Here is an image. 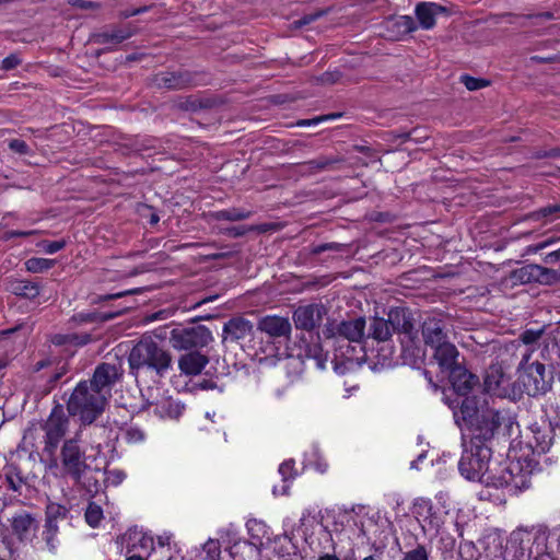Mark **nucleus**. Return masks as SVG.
<instances>
[{
	"mask_svg": "<svg viewBox=\"0 0 560 560\" xmlns=\"http://www.w3.org/2000/svg\"><path fill=\"white\" fill-rule=\"evenodd\" d=\"M109 477H114V481L119 483L125 478V474L120 470H112L109 471Z\"/></svg>",
	"mask_w": 560,
	"mask_h": 560,
	"instance_id": "63",
	"label": "nucleus"
},
{
	"mask_svg": "<svg viewBox=\"0 0 560 560\" xmlns=\"http://www.w3.org/2000/svg\"><path fill=\"white\" fill-rule=\"evenodd\" d=\"M460 82L466 86L469 91H477L482 88H486L489 85V81L485 79H478L470 77L468 74H464L460 77Z\"/></svg>",
	"mask_w": 560,
	"mask_h": 560,
	"instance_id": "42",
	"label": "nucleus"
},
{
	"mask_svg": "<svg viewBox=\"0 0 560 560\" xmlns=\"http://www.w3.org/2000/svg\"><path fill=\"white\" fill-rule=\"evenodd\" d=\"M324 14L323 11H317L315 13H312V14H306L304 15L303 18H301L300 20H296L294 22L295 26L296 27H302L304 25H307L314 21H316L318 18H320L322 15Z\"/></svg>",
	"mask_w": 560,
	"mask_h": 560,
	"instance_id": "49",
	"label": "nucleus"
},
{
	"mask_svg": "<svg viewBox=\"0 0 560 560\" xmlns=\"http://www.w3.org/2000/svg\"><path fill=\"white\" fill-rule=\"evenodd\" d=\"M122 438L129 444H137L144 441L145 433L138 425L130 424L122 430Z\"/></svg>",
	"mask_w": 560,
	"mask_h": 560,
	"instance_id": "40",
	"label": "nucleus"
},
{
	"mask_svg": "<svg viewBox=\"0 0 560 560\" xmlns=\"http://www.w3.org/2000/svg\"><path fill=\"white\" fill-rule=\"evenodd\" d=\"M208 362L207 355L198 351H191L179 358L178 368L186 375H198Z\"/></svg>",
	"mask_w": 560,
	"mask_h": 560,
	"instance_id": "26",
	"label": "nucleus"
},
{
	"mask_svg": "<svg viewBox=\"0 0 560 560\" xmlns=\"http://www.w3.org/2000/svg\"><path fill=\"white\" fill-rule=\"evenodd\" d=\"M5 479L8 481L9 488L13 491H19L23 483V478L16 468L9 470L5 474Z\"/></svg>",
	"mask_w": 560,
	"mask_h": 560,
	"instance_id": "44",
	"label": "nucleus"
},
{
	"mask_svg": "<svg viewBox=\"0 0 560 560\" xmlns=\"http://www.w3.org/2000/svg\"><path fill=\"white\" fill-rule=\"evenodd\" d=\"M257 329L271 338H281L290 336L292 326L285 317L266 315L258 320Z\"/></svg>",
	"mask_w": 560,
	"mask_h": 560,
	"instance_id": "20",
	"label": "nucleus"
},
{
	"mask_svg": "<svg viewBox=\"0 0 560 560\" xmlns=\"http://www.w3.org/2000/svg\"><path fill=\"white\" fill-rule=\"evenodd\" d=\"M337 247V244H334V243H330V244H322V245H318L315 249H314V253L316 254H320L325 250H329V249H334Z\"/></svg>",
	"mask_w": 560,
	"mask_h": 560,
	"instance_id": "61",
	"label": "nucleus"
},
{
	"mask_svg": "<svg viewBox=\"0 0 560 560\" xmlns=\"http://www.w3.org/2000/svg\"><path fill=\"white\" fill-rule=\"evenodd\" d=\"M508 384V377L500 364H491L486 371L485 387L488 392L497 393Z\"/></svg>",
	"mask_w": 560,
	"mask_h": 560,
	"instance_id": "29",
	"label": "nucleus"
},
{
	"mask_svg": "<svg viewBox=\"0 0 560 560\" xmlns=\"http://www.w3.org/2000/svg\"><path fill=\"white\" fill-rule=\"evenodd\" d=\"M416 131L417 130L415 129L410 132H390L389 135H387V152L397 149L401 143H405L406 141L413 140L412 136Z\"/></svg>",
	"mask_w": 560,
	"mask_h": 560,
	"instance_id": "41",
	"label": "nucleus"
},
{
	"mask_svg": "<svg viewBox=\"0 0 560 560\" xmlns=\"http://www.w3.org/2000/svg\"><path fill=\"white\" fill-rule=\"evenodd\" d=\"M390 27H396L397 32L394 35L387 36V39L397 40L400 36L411 33L416 30V23L412 18L401 15L390 19Z\"/></svg>",
	"mask_w": 560,
	"mask_h": 560,
	"instance_id": "33",
	"label": "nucleus"
},
{
	"mask_svg": "<svg viewBox=\"0 0 560 560\" xmlns=\"http://www.w3.org/2000/svg\"><path fill=\"white\" fill-rule=\"evenodd\" d=\"M248 229L241 228V226H234L226 230V234L233 237H240L243 236L246 232H248Z\"/></svg>",
	"mask_w": 560,
	"mask_h": 560,
	"instance_id": "56",
	"label": "nucleus"
},
{
	"mask_svg": "<svg viewBox=\"0 0 560 560\" xmlns=\"http://www.w3.org/2000/svg\"><path fill=\"white\" fill-rule=\"evenodd\" d=\"M542 261L546 265L559 264V269H560V247L558 249H555V250L550 252V253H547L544 256Z\"/></svg>",
	"mask_w": 560,
	"mask_h": 560,
	"instance_id": "53",
	"label": "nucleus"
},
{
	"mask_svg": "<svg viewBox=\"0 0 560 560\" xmlns=\"http://www.w3.org/2000/svg\"><path fill=\"white\" fill-rule=\"evenodd\" d=\"M69 419L65 413L63 407L57 405L52 408L43 429L45 431L44 451L49 455H54L60 441L68 431Z\"/></svg>",
	"mask_w": 560,
	"mask_h": 560,
	"instance_id": "10",
	"label": "nucleus"
},
{
	"mask_svg": "<svg viewBox=\"0 0 560 560\" xmlns=\"http://www.w3.org/2000/svg\"><path fill=\"white\" fill-rule=\"evenodd\" d=\"M67 242L65 240L59 241H43L39 246L46 254H55L65 248Z\"/></svg>",
	"mask_w": 560,
	"mask_h": 560,
	"instance_id": "43",
	"label": "nucleus"
},
{
	"mask_svg": "<svg viewBox=\"0 0 560 560\" xmlns=\"http://www.w3.org/2000/svg\"><path fill=\"white\" fill-rule=\"evenodd\" d=\"M537 282L540 284L551 285L560 282V269H551L538 266Z\"/></svg>",
	"mask_w": 560,
	"mask_h": 560,
	"instance_id": "39",
	"label": "nucleus"
},
{
	"mask_svg": "<svg viewBox=\"0 0 560 560\" xmlns=\"http://www.w3.org/2000/svg\"><path fill=\"white\" fill-rule=\"evenodd\" d=\"M454 390L462 396L468 397V393L478 383L477 376L468 372L462 364L446 373Z\"/></svg>",
	"mask_w": 560,
	"mask_h": 560,
	"instance_id": "22",
	"label": "nucleus"
},
{
	"mask_svg": "<svg viewBox=\"0 0 560 560\" xmlns=\"http://www.w3.org/2000/svg\"><path fill=\"white\" fill-rule=\"evenodd\" d=\"M296 357L302 362L312 361L318 370L326 369L328 353L324 351L319 336L301 337L296 343Z\"/></svg>",
	"mask_w": 560,
	"mask_h": 560,
	"instance_id": "13",
	"label": "nucleus"
},
{
	"mask_svg": "<svg viewBox=\"0 0 560 560\" xmlns=\"http://www.w3.org/2000/svg\"><path fill=\"white\" fill-rule=\"evenodd\" d=\"M433 349V359L436 361L441 372L446 374L459 365L457 361L459 352L452 342L447 341Z\"/></svg>",
	"mask_w": 560,
	"mask_h": 560,
	"instance_id": "23",
	"label": "nucleus"
},
{
	"mask_svg": "<svg viewBox=\"0 0 560 560\" xmlns=\"http://www.w3.org/2000/svg\"><path fill=\"white\" fill-rule=\"evenodd\" d=\"M533 433V442L530 446L537 453H546L549 451L553 441V429L550 423L544 421L541 424L535 423L530 427Z\"/></svg>",
	"mask_w": 560,
	"mask_h": 560,
	"instance_id": "25",
	"label": "nucleus"
},
{
	"mask_svg": "<svg viewBox=\"0 0 560 560\" xmlns=\"http://www.w3.org/2000/svg\"><path fill=\"white\" fill-rule=\"evenodd\" d=\"M108 399L89 384L80 382L67 401L70 416L79 417L83 424L93 423L105 410Z\"/></svg>",
	"mask_w": 560,
	"mask_h": 560,
	"instance_id": "5",
	"label": "nucleus"
},
{
	"mask_svg": "<svg viewBox=\"0 0 560 560\" xmlns=\"http://www.w3.org/2000/svg\"><path fill=\"white\" fill-rule=\"evenodd\" d=\"M422 338L425 346L432 349L447 342V334L445 332V323L438 317H428L421 326Z\"/></svg>",
	"mask_w": 560,
	"mask_h": 560,
	"instance_id": "19",
	"label": "nucleus"
},
{
	"mask_svg": "<svg viewBox=\"0 0 560 560\" xmlns=\"http://www.w3.org/2000/svg\"><path fill=\"white\" fill-rule=\"evenodd\" d=\"M464 446L458 470L466 479L479 481L487 487L506 488L510 492L527 488L523 476L514 475L512 466L491 462L493 448L481 444L472 445L468 441Z\"/></svg>",
	"mask_w": 560,
	"mask_h": 560,
	"instance_id": "2",
	"label": "nucleus"
},
{
	"mask_svg": "<svg viewBox=\"0 0 560 560\" xmlns=\"http://www.w3.org/2000/svg\"><path fill=\"white\" fill-rule=\"evenodd\" d=\"M275 228H276V224H273V223H264L260 225L250 226V228H248V230L249 231H258V232L264 233V232L270 231Z\"/></svg>",
	"mask_w": 560,
	"mask_h": 560,
	"instance_id": "59",
	"label": "nucleus"
},
{
	"mask_svg": "<svg viewBox=\"0 0 560 560\" xmlns=\"http://www.w3.org/2000/svg\"><path fill=\"white\" fill-rule=\"evenodd\" d=\"M538 266L539 265L536 264H529L511 271V282L513 284H527L537 282Z\"/></svg>",
	"mask_w": 560,
	"mask_h": 560,
	"instance_id": "30",
	"label": "nucleus"
},
{
	"mask_svg": "<svg viewBox=\"0 0 560 560\" xmlns=\"http://www.w3.org/2000/svg\"><path fill=\"white\" fill-rule=\"evenodd\" d=\"M68 3L72 7L80 8V9H98L100 4L92 1L86 0H69Z\"/></svg>",
	"mask_w": 560,
	"mask_h": 560,
	"instance_id": "54",
	"label": "nucleus"
},
{
	"mask_svg": "<svg viewBox=\"0 0 560 560\" xmlns=\"http://www.w3.org/2000/svg\"><path fill=\"white\" fill-rule=\"evenodd\" d=\"M537 159L542 158H560V148L551 149L549 151H540L535 154Z\"/></svg>",
	"mask_w": 560,
	"mask_h": 560,
	"instance_id": "55",
	"label": "nucleus"
},
{
	"mask_svg": "<svg viewBox=\"0 0 560 560\" xmlns=\"http://www.w3.org/2000/svg\"><path fill=\"white\" fill-rule=\"evenodd\" d=\"M128 363L135 376H138L140 371H151L162 377L171 368L172 357L151 336H143L131 349Z\"/></svg>",
	"mask_w": 560,
	"mask_h": 560,
	"instance_id": "4",
	"label": "nucleus"
},
{
	"mask_svg": "<svg viewBox=\"0 0 560 560\" xmlns=\"http://www.w3.org/2000/svg\"><path fill=\"white\" fill-rule=\"evenodd\" d=\"M198 84V74L187 70L163 71L152 78V85L158 89L183 90Z\"/></svg>",
	"mask_w": 560,
	"mask_h": 560,
	"instance_id": "12",
	"label": "nucleus"
},
{
	"mask_svg": "<svg viewBox=\"0 0 560 560\" xmlns=\"http://www.w3.org/2000/svg\"><path fill=\"white\" fill-rule=\"evenodd\" d=\"M55 266V260L42 258V257H32L25 261V269L32 273H39L49 270Z\"/></svg>",
	"mask_w": 560,
	"mask_h": 560,
	"instance_id": "38",
	"label": "nucleus"
},
{
	"mask_svg": "<svg viewBox=\"0 0 560 560\" xmlns=\"http://www.w3.org/2000/svg\"><path fill=\"white\" fill-rule=\"evenodd\" d=\"M415 12L420 26L430 30L435 25V16L445 12V8L434 2H420L417 4Z\"/></svg>",
	"mask_w": 560,
	"mask_h": 560,
	"instance_id": "27",
	"label": "nucleus"
},
{
	"mask_svg": "<svg viewBox=\"0 0 560 560\" xmlns=\"http://www.w3.org/2000/svg\"><path fill=\"white\" fill-rule=\"evenodd\" d=\"M317 80L322 83H334L336 81L334 74L330 72H325L319 78H317Z\"/></svg>",
	"mask_w": 560,
	"mask_h": 560,
	"instance_id": "60",
	"label": "nucleus"
},
{
	"mask_svg": "<svg viewBox=\"0 0 560 560\" xmlns=\"http://www.w3.org/2000/svg\"><path fill=\"white\" fill-rule=\"evenodd\" d=\"M385 320L374 319L363 340L364 361L373 372H382L385 366Z\"/></svg>",
	"mask_w": 560,
	"mask_h": 560,
	"instance_id": "8",
	"label": "nucleus"
},
{
	"mask_svg": "<svg viewBox=\"0 0 560 560\" xmlns=\"http://www.w3.org/2000/svg\"><path fill=\"white\" fill-rule=\"evenodd\" d=\"M138 292V289H133V290H127V291H122V292H118V293H115V294H106L102 298V300H113V299H119V298H122L127 294H133V293H137Z\"/></svg>",
	"mask_w": 560,
	"mask_h": 560,
	"instance_id": "58",
	"label": "nucleus"
},
{
	"mask_svg": "<svg viewBox=\"0 0 560 560\" xmlns=\"http://www.w3.org/2000/svg\"><path fill=\"white\" fill-rule=\"evenodd\" d=\"M279 474L282 476L283 481H288L294 477V462L288 460L279 466Z\"/></svg>",
	"mask_w": 560,
	"mask_h": 560,
	"instance_id": "47",
	"label": "nucleus"
},
{
	"mask_svg": "<svg viewBox=\"0 0 560 560\" xmlns=\"http://www.w3.org/2000/svg\"><path fill=\"white\" fill-rule=\"evenodd\" d=\"M136 34V27L131 24L109 25L92 35V42L98 45H118Z\"/></svg>",
	"mask_w": 560,
	"mask_h": 560,
	"instance_id": "17",
	"label": "nucleus"
},
{
	"mask_svg": "<svg viewBox=\"0 0 560 560\" xmlns=\"http://www.w3.org/2000/svg\"><path fill=\"white\" fill-rule=\"evenodd\" d=\"M556 369H560V366H552L550 362H548L547 368L545 363L538 360L527 363L525 366L518 364V370L523 371L520 380L524 392L530 397L546 395L552 388L555 381L553 372Z\"/></svg>",
	"mask_w": 560,
	"mask_h": 560,
	"instance_id": "6",
	"label": "nucleus"
},
{
	"mask_svg": "<svg viewBox=\"0 0 560 560\" xmlns=\"http://www.w3.org/2000/svg\"><path fill=\"white\" fill-rule=\"evenodd\" d=\"M230 255H231L230 253H213V254L207 255L205 258L207 260H215V259L226 258Z\"/></svg>",
	"mask_w": 560,
	"mask_h": 560,
	"instance_id": "62",
	"label": "nucleus"
},
{
	"mask_svg": "<svg viewBox=\"0 0 560 560\" xmlns=\"http://www.w3.org/2000/svg\"><path fill=\"white\" fill-rule=\"evenodd\" d=\"M59 525H47L44 524L42 532V540L45 544V549L50 553H55L59 547Z\"/></svg>",
	"mask_w": 560,
	"mask_h": 560,
	"instance_id": "35",
	"label": "nucleus"
},
{
	"mask_svg": "<svg viewBox=\"0 0 560 560\" xmlns=\"http://www.w3.org/2000/svg\"><path fill=\"white\" fill-rule=\"evenodd\" d=\"M456 424L469 444L489 446L506 444L518 432L515 416L508 409L490 406L475 396L465 397L454 412Z\"/></svg>",
	"mask_w": 560,
	"mask_h": 560,
	"instance_id": "1",
	"label": "nucleus"
},
{
	"mask_svg": "<svg viewBox=\"0 0 560 560\" xmlns=\"http://www.w3.org/2000/svg\"><path fill=\"white\" fill-rule=\"evenodd\" d=\"M528 218L534 221L545 219L547 222L560 219V202L541 207L530 212Z\"/></svg>",
	"mask_w": 560,
	"mask_h": 560,
	"instance_id": "36",
	"label": "nucleus"
},
{
	"mask_svg": "<svg viewBox=\"0 0 560 560\" xmlns=\"http://www.w3.org/2000/svg\"><path fill=\"white\" fill-rule=\"evenodd\" d=\"M415 337L416 336L399 338L400 352L398 357H395V349L393 346H389V342L393 340L387 336V348H390L389 358H387V360L393 364L419 368L422 362V358L419 355L420 349L413 343Z\"/></svg>",
	"mask_w": 560,
	"mask_h": 560,
	"instance_id": "15",
	"label": "nucleus"
},
{
	"mask_svg": "<svg viewBox=\"0 0 560 560\" xmlns=\"http://www.w3.org/2000/svg\"><path fill=\"white\" fill-rule=\"evenodd\" d=\"M354 364L353 360L351 358H346L345 360H341V361H336L335 362V365H334V370L336 373L338 374H345L350 366H352Z\"/></svg>",
	"mask_w": 560,
	"mask_h": 560,
	"instance_id": "52",
	"label": "nucleus"
},
{
	"mask_svg": "<svg viewBox=\"0 0 560 560\" xmlns=\"http://www.w3.org/2000/svg\"><path fill=\"white\" fill-rule=\"evenodd\" d=\"M556 241H557V238H555V237H549V238H547L546 241H542V242H540V243H538V244L534 245V246L532 247V250H534V252H539V250H541V249H544V248H546V247L550 246V245H551V244H553Z\"/></svg>",
	"mask_w": 560,
	"mask_h": 560,
	"instance_id": "57",
	"label": "nucleus"
},
{
	"mask_svg": "<svg viewBox=\"0 0 560 560\" xmlns=\"http://www.w3.org/2000/svg\"><path fill=\"white\" fill-rule=\"evenodd\" d=\"M253 332V323L242 316H236L232 317L224 324L222 330V338L223 341L228 339L232 341H240L252 336Z\"/></svg>",
	"mask_w": 560,
	"mask_h": 560,
	"instance_id": "21",
	"label": "nucleus"
},
{
	"mask_svg": "<svg viewBox=\"0 0 560 560\" xmlns=\"http://www.w3.org/2000/svg\"><path fill=\"white\" fill-rule=\"evenodd\" d=\"M213 340L212 332L206 326L177 327L172 329L170 342L174 349L188 350L203 348Z\"/></svg>",
	"mask_w": 560,
	"mask_h": 560,
	"instance_id": "9",
	"label": "nucleus"
},
{
	"mask_svg": "<svg viewBox=\"0 0 560 560\" xmlns=\"http://www.w3.org/2000/svg\"><path fill=\"white\" fill-rule=\"evenodd\" d=\"M122 373L124 371L119 362H103L95 368L92 378L88 382L94 389L100 394H103L105 398L109 399L112 396V389L121 378Z\"/></svg>",
	"mask_w": 560,
	"mask_h": 560,
	"instance_id": "11",
	"label": "nucleus"
},
{
	"mask_svg": "<svg viewBox=\"0 0 560 560\" xmlns=\"http://www.w3.org/2000/svg\"><path fill=\"white\" fill-rule=\"evenodd\" d=\"M365 319L358 317L343 320L337 326V339L342 338L349 342H361L364 337Z\"/></svg>",
	"mask_w": 560,
	"mask_h": 560,
	"instance_id": "24",
	"label": "nucleus"
},
{
	"mask_svg": "<svg viewBox=\"0 0 560 560\" xmlns=\"http://www.w3.org/2000/svg\"><path fill=\"white\" fill-rule=\"evenodd\" d=\"M402 560H429V553L423 545H418L415 549L406 552Z\"/></svg>",
	"mask_w": 560,
	"mask_h": 560,
	"instance_id": "45",
	"label": "nucleus"
},
{
	"mask_svg": "<svg viewBox=\"0 0 560 560\" xmlns=\"http://www.w3.org/2000/svg\"><path fill=\"white\" fill-rule=\"evenodd\" d=\"M9 148L19 154H28L30 153V147L24 140L21 139H12L9 141Z\"/></svg>",
	"mask_w": 560,
	"mask_h": 560,
	"instance_id": "48",
	"label": "nucleus"
},
{
	"mask_svg": "<svg viewBox=\"0 0 560 560\" xmlns=\"http://www.w3.org/2000/svg\"><path fill=\"white\" fill-rule=\"evenodd\" d=\"M69 510L59 503L49 502L45 510V524L58 525L60 521L69 517Z\"/></svg>",
	"mask_w": 560,
	"mask_h": 560,
	"instance_id": "32",
	"label": "nucleus"
},
{
	"mask_svg": "<svg viewBox=\"0 0 560 560\" xmlns=\"http://www.w3.org/2000/svg\"><path fill=\"white\" fill-rule=\"evenodd\" d=\"M387 324L394 331L398 332V339L416 336L415 324L411 313L405 307H392L387 313Z\"/></svg>",
	"mask_w": 560,
	"mask_h": 560,
	"instance_id": "18",
	"label": "nucleus"
},
{
	"mask_svg": "<svg viewBox=\"0 0 560 560\" xmlns=\"http://www.w3.org/2000/svg\"><path fill=\"white\" fill-rule=\"evenodd\" d=\"M20 63H21V59L19 58V56L15 54H12L2 60L1 68L4 70H12V69L16 68Z\"/></svg>",
	"mask_w": 560,
	"mask_h": 560,
	"instance_id": "51",
	"label": "nucleus"
},
{
	"mask_svg": "<svg viewBox=\"0 0 560 560\" xmlns=\"http://www.w3.org/2000/svg\"><path fill=\"white\" fill-rule=\"evenodd\" d=\"M84 518L90 527L97 528L104 518L103 509L93 501L89 502L85 509Z\"/></svg>",
	"mask_w": 560,
	"mask_h": 560,
	"instance_id": "37",
	"label": "nucleus"
},
{
	"mask_svg": "<svg viewBox=\"0 0 560 560\" xmlns=\"http://www.w3.org/2000/svg\"><path fill=\"white\" fill-rule=\"evenodd\" d=\"M252 211L241 208H229L210 213L211 219L215 221H242L250 218Z\"/></svg>",
	"mask_w": 560,
	"mask_h": 560,
	"instance_id": "31",
	"label": "nucleus"
},
{
	"mask_svg": "<svg viewBox=\"0 0 560 560\" xmlns=\"http://www.w3.org/2000/svg\"><path fill=\"white\" fill-rule=\"evenodd\" d=\"M184 410V406L177 401L165 399L159 404H155L154 412L162 418H178Z\"/></svg>",
	"mask_w": 560,
	"mask_h": 560,
	"instance_id": "34",
	"label": "nucleus"
},
{
	"mask_svg": "<svg viewBox=\"0 0 560 560\" xmlns=\"http://www.w3.org/2000/svg\"><path fill=\"white\" fill-rule=\"evenodd\" d=\"M337 162H338V160L334 159V158L319 156L315 160L307 162L306 164L310 166V168H315V170L320 171V170L328 168L329 166H331L332 164H336Z\"/></svg>",
	"mask_w": 560,
	"mask_h": 560,
	"instance_id": "46",
	"label": "nucleus"
},
{
	"mask_svg": "<svg viewBox=\"0 0 560 560\" xmlns=\"http://www.w3.org/2000/svg\"><path fill=\"white\" fill-rule=\"evenodd\" d=\"M317 560H339V558L335 555L325 553L320 556Z\"/></svg>",
	"mask_w": 560,
	"mask_h": 560,
	"instance_id": "64",
	"label": "nucleus"
},
{
	"mask_svg": "<svg viewBox=\"0 0 560 560\" xmlns=\"http://www.w3.org/2000/svg\"><path fill=\"white\" fill-rule=\"evenodd\" d=\"M40 284L26 279H13L9 282V290L16 296L34 300L40 294Z\"/></svg>",
	"mask_w": 560,
	"mask_h": 560,
	"instance_id": "28",
	"label": "nucleus"
},
{
	"mask_svg": "<svg viewBox=\"0 0 560 560\" xmlns=\"http://www.w3.org/2000/svg\"><path fill=\"white\" fill-rule=\"evenodd\" d=\"M325 307L320 304L299 306L293 312V323L296 329L312 331L319 327L325 315Z\"/></svg>",
	"mask_w": 560,
	"mask_h": 560,
	"instance_id": "16",
	"label": "nucleus"
},
{
	"mask_svg": "<svg viewBox=\"0 0 560 560\" xmlns=\"http://www.w3.org/2000/svg\"><path fill=\"white\" fill-rule=\"evenodd\" d=\"M13 536L21 542H32L36 538L38 530L37 517L27 512H16L10 520Z\"/></svg>",
	"mask_w": 560,
	"mask_h": 560,
	"instance_id": "14",
	"label": "nucleus"
},
{
	"mask_svg": "<svg viewBox=\"0 0 560 560\" xmlns=\"http://www.w3.org/2000/svg\"><path fill=\"white\" fill-rule=\"evenodd\" d=\"M59 457L63 475L70 477L74 482L81 483L90 465L85 451L80 445L79 433L63 441Z\"/></svg>",
	"mask_w": 560,
	"mask_h": 560,
	"instance_id": "7",
	"label": "nucleus"
},
{
	"mask_svg": "<svg viewBox=\"0 0 560 560\" xmlns=\"http://www.w3.org/2000/svg\"><path fill=\"white\" fill-rule=\"evenodd\" d=\"M556 348L557 341L551 340L546 334V326H541L524 329L506 349H513L514 354L520 357L521 366L529 363L533 353L537 350L541 360L550 362L552 366H560V352L557 351V358H555Z\"/></svg>",
	"mask_w": 560,
	"mask_h": 560,
	"instance_id": "3",
	"label": "nucleus"
},
{
	"mask_svg": "<svg viewBox=\"0 0 560 560\" xmlns=\"http://www.w3.org/2000/svg\"><path fill=\"white\" fill-rule=\"evenodd\" d=\"M339 116H340V114H332V115L319 116V117H316L313 119H303V120L298 121V126H302V127L303 126H312V125H316L324 120L337 118Z\"/></svg>",
	"mask_w": 560,
	"mask_h": 560,
	"instance_id": "50",
	"label": "nucleus"
}]
</instances>
